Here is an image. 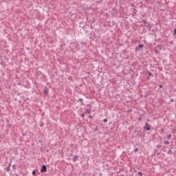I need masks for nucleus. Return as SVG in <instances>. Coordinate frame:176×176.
Masks as SVG:
<instances>
[{
    "label": "nucleus",
    "mask_w": 176,
    "mask_h": 176,
    "mask_svg": "<svg viewBox=\"0 0 176 176\" xmlns=\"http://www.w3.org/2000/svg\"><path fill=\"white\" fill-rule=\"evenodd\" d=\"M47 171V168H46V165H43L41 169V173H46Z\"/></svg>",
    "instance_id": "obj_1"
},
{
    "label": "nucleus",
    "mask_w": 176,
    "mask_h": 176,
    "mask_svg": "<svg viewBox=\"0 0 176 176\" xmlns=\"http://www.w3.org/2000/svg\"><path fill=\"white\" fill-rule=\"evenodd\" d=\"M164 144H166V145H168V144H170V142H168V140H165L164 142Z\"/></svg>",
    "instance_id": "obj_2"
},
{
    "label": "nucleus",
    "mask_w": 176,
    "mask_h": 176,
    "mask_svg": "<svg viewBox=\"0 0 176 176\" xmlns=\"http://www.w3.org/2000/svg\"><path fill=\"white\" fill-rule=\"evenodd\" d=\"M43 93H44V94H47V89H45L43 90Z\"/></svg>",
    "instance_id": "obj_3"
},
{
    "label": "nucleus",
    "mask_w": 176,
    "mask_h": 176,
    "mask_svg": "<svg viewBox=\"0 0 176 176\" xmlns=\"http://www.w3.org/2000/svg\"><path fill=\"white\" fill-rule=\"evenodd\" d=\"M168 155H173V151L171 150H169L168 151Z\"/></svg>",
    "instance_id": "obj_4"
},
{
    "label": "nucleus",
    "mask_w": 176,
    "mask_h": 176,
    "mask_svg": "<svg viewBox=\"0 0 176 176\" xmlns=\"http://www.w3.org/2000/svg\"><path fill=\"white\" fill-rule=\"evenodd\" d=\"M142 47H144V45H139V48L141 49Z\"/></svg>",
    "instance_id": "obj_5"
},
{
    "label": "nucleus",
    "mask_w": 176,
    "mask_h": 176,
    "mask_svg": "<svg viewBox=\"0 0 176 176\" xmlns=\"http://www.w3.org/2000/svg\"><path fill=\"white\" fill-rule=\"evenodd\" d=\"M170 138H171V135H168L167 136V140H169Z\"/></svg>",
    "instance_id": "obj_6"
},
{
    "label": "nucleus",
    "mask_w": 176,
    "mask_h": 176,
    "mask_svg": "<svg viewBox=\"0 0 176 176\" xmlns=\"http://www.w3.org/2000/svg\"><path fill=\"white\" fill-rule=\"evenodd\" d=\"M35 174H36V172L35 170H33V171H32V175H35Z\"/></svg>",
    "instance_id": "obj_7"
},
{
    "label": "nucleus",
    "mask_w": 176,
    "mask_h": 176,
    "mask_svg": "<svg viewBox=\"0 0 176 176\" xmlns=\"http://www.w3.org/2000/svg\"><path fill=\"white\" fill-rule=\"evenodd\" d=\"M103 122H104V123H107V122H108V120H107V119H104V120H103Z\"/></svg>",
    "instance_id": "obj_8"
},
{
    "label": "nucleus",
    "mask_w": 176,
    "mask_h": 176,
    "mask_svg": "<svg viewBox=\"0 0 176 176\" xmlns=\"http://www.w3.org/2000/svg\"><path fill=\"white\" fill-rule=\"evenodd\" d=\"M146 130H148V131L151 130V127H149V126L146 127Z\"/></svg>",
    "instance_id": "obj_9"
},
{
    "label": "nucleus",
    "mask_w": 176,
    "mask_h": 176,
    "mask_svg": "<svg viewBox=\"0 0 176 176\" xmlns=\"http://www.w3.org/2000/svg\"><path fill=\"white\" fill-rule=\"evenodd\" d=\"M148 75H149V76H152V73L148 72Z\"/></svg>",
    "instance_id": "obj_10"
},
{
    "label": "nucleus",
    "mask_w": 176,
    "mask_h": 176,
    "mask_svg": "<svg viewBox=\"0 0 176 176\" xmlns=\"http://www.w3.org/2000/svg\"><path fill=\"white\" fill-rule=\"evenodd\" d=\"M157 148H160L161 146L158 144V145H157Z\"/></svg>",
    "instance_id": "obj_11"
},
{
    "label": "nucleus",
    "mask_w": 176,
    "mask_h": 176,
    "mask_svg": "<svg viewBox=\"0 0 176 176\" xmlns=\"http://www.w3.org/2000/svg\"><path fill=\"white\" fill-rule=\"evenodd\" d=\"M139 174H140V175H142V173H139Z\"/></svg>",
    "instance_id": "obj_12"
},
{
    "label": "nucleus",
    "mask_w": 176,
    "mask_h": 176,
    "mask_svg": "<svg viewBox=\"0 0 176 176\" xmlns=\"http://www.w3.org/2000/svg\"><path fill=\"white\" fill-rule=\"evenodd\" d=\"M7 171H9V168H7Z\"/></svg>",
    "instance_id": "obj_13"
},
{
    "label": "nucleus",
    "mask_w": 176,
    "mask_h": 176,
    "mask_svg": "<svg viewBox=\"0 0 176 176\" xmlns=\"http://www.w3.org/2000/svg\"><path fill=\"white\" fill-rule=\"evenodd\" d=\"M156 53H158L157 50L155 51Z\"/></svg>",
    "instance_id": "obj_14"
},
{
    "label": "nucleus",
    "mask_w": 176,
    "mask_h": 176,
    "mask_svg": "<svg viewBox=\"0 0 176 176\" xmlns=\"http://www.w3.org/2000/svg\"><path fill=\"white\" fill-rule=\"evenodd\" d=\"M143 23H146V21H143Z\"/></svg>",
    "instance_id": "obj_15"
}]
</instances>
